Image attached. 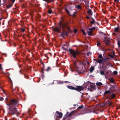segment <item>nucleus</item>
Returning <instances> with one entry per match:
<instances>
[{
	"label": "nucleus",
	"instance_id": "nucleus-1",
	"mask_svg": "<svg viewBox=\"0 0 120 120\" xmlns=\"http://www.w3.org/2000/svg\"><path fill=\"white\" fill-rule=\"evenodd\" d=\"M68 22H63L62 21H61L58 23V25L59 27H54V30L55 31L60 33L61 32L60 30V28H62L63 30L62 33L60 34V36L64 38V36H67L69 34V32L68 31H66L65 29L67 30L68 29V30H70V28L68 26Z\"/></svg>",
	"mask_w": 120,
	"mask_h": 120
},
{
	"label": "nucleus",
	"instance_id": "nucleus-2",
	"mask_svg": "<svg viewBox=\"0 0 120 120\" xmlns=\"http://www.w3.org/2000/svg\"><path fill=\"white\" fill-rule=\"evenodd\" d=\"M10 102L7 103V105L9 106L10 112L8 113L11 115L16 114L17 113V106L18 104V101L15 99H10Z\"/></svg>",
	"mask_w": 120,
	"mask_h": 120
},
{
	"label": "nucleus",
	"instance_id": "nucleus-3",
	"mask_svg": "<svg viewBox=\"0 0 120 120\" xmlns=\"http://www.w3.org/2000/svg\"><path fill=\"white\" fill-rule=\"evenodd\" d=\"M67 87L69 89L74 90L79 92L83 90L84 89V87L82 86H76L75 87L69 86H68Z\"/></svg>",
	"mask_w": 120,
	"mask_h": 120
},
{
	"label": "nucleus",
	"instance_id": "nucleus-4",
	"mask_svg": "<svg viewBox=\"0 0 120 120\" xmlns=\"http://www.w3.org/2000/svg\"><path fill=\"white\" fill-rule=\"evenodd\" d=\"M69 51L70 54L74 58H76V56H78L80 54V53L77 51H75L73 49H69Z\"/></svg>",
	"mask_w": 120,
	"mask_h": 120
},
{
	"label": "nucleus",
	"instance_id": "nucleus-5",
	"mask_svg": "<svg viewBox=\"0 0 120 120\" xmlns=\"http://www.w3.org/2000/svg\"><path fill=\"white\" fill-rule=\"evenodd\" d=\"M56 113H57V114L55 115V118L56 117H57V118H62L63 114L61 112H59L58 111H56Z\"/></svg>",
	"mask_w": 120,
	"mask_h": 120
},
{
	"label": "nucleus",
	"instance_id": "nucleus-6",
	"mask_svg": "<svg viewBox=\"0 0 120 120\" xmlns=\"http://www.w3.org/2000/svg\"><path fill=\"white\" fill-rule=\"evenodd\" d=\"M45 65H43V66L41 67V71H40V72L41 73H42V75L43 77H45L44 72V70L45 69Z\"/></svg>",
	"mask_w": 120,
	"mask_h": 120
},
{
	"label": "nucleus",
	"instance_id": "nucleus-7",
	"mask_svg": "<svg viewBox=\"0 0 120 120\" xmlns=\"http://www.w3.org/2000/svg\"><path fill=\"white\" fill-rule=\"evenodd\" d=\"M63 119V120H70V118L66 115H65L64 116Z\"/></svg>",
	"mask_w": 120,
	"mask_h": 120
},
{
	"label": "nucleus",
	"instance_id": "nucleus-8",
	"mask_svg": "<svg viewBox=\"0 0 120 120\" xmlns=\"http://www.w3.org/2000/svg\"><path fill=\"white\" fill-rule=\"evenodd\" d=\"M106 38V37H105L104 38L105 39L104 40V42L106 45H108L109 44V43H110L109 41L107 40Z\"/></svg>",
	"mask_w": 120,
	"mask_h": 120
},
{
	"label": "nucleus",
	"instance_id": "nucleus-9",
	"mask_svg": "<svg viewBox=\"0 0 120 120\" xmlns=\"http://www.w3.org/2000/svg\"><path fill=\"white\" fill-rule=\"evenodd\" d=\"M110 97H109L108 98H107V99H108L109 98V100H110L111 99H112L114 98H115L116 96V95L114 94H113L111 95L110 96Z\"/></svg>",
	"mask_w": 120,
	"mask_h": 120
},
{
	"label": "nucleus",
	"instance_id": "nucleus-10",
	"mask_svg": "<svg viewBox=\"0 0 120 120\" xmlns=\"http://www.w3.org/2000/svg\"><path fill=\"white\" fill-rule=\"evenodd\" d=\"M74 67L77 70H78L79 69V67L77 66V64L75 61L73 64Z\"/></svg>",
	"mask_w": 120,
	"mask_h": 120
},
{
	"label": "nucleus",
	"instance_id": "nucleus-11",
	"mask_svg": "<svg viewBox=\"0 0 120 120\" xmlns=\"http://www.w3.org/2000/svg\"><path fill=\"white\" fill-rule=\"evenodd\" d=\"M87 13L90 15H92L93 14V12L90 9H88V11H87Z\"/></svg>",
	"mask_w": 120,
	"mask_h": 120
},
{
	"label": "nucleus",
	"instance_id": "nucleus-12",
	"mask_svg": "<svg viewBox=\"0 0 120 120\" xmlns=\"http://www.w3.org/2000/svg\"><path fill=\"white\" fill-rule=\"evenodd\" d=\"M94 69V67L93 66H91L90 68V72L91 73H92Z\"/></svg>",
	"mask_w": 120,
	"mask_h": 120
},
{
	"label": "nucleus",
	"instance_id": "nucleus-13",
	"mask_svg": "<svg viewBox=\"0 0 120 120\" xmlns=\"http://www.w3.org/2000/svg\"><path fill=\"white\" fill-rule=\"evenodd\" d=\"M75 110H74L71 111L68 115V116L70 117L72 115H73V113L75 111Z\"/></svg>",
	"mask_w": 120,
	"mask_h": 120
},
{
	"label": "nucleus",
	"instance_id": "nucleus-14",
	"mask_svg": "<svg viewBox=\"0 0 120 120\" xmlns=\"http://www.w3.org/2000/svg\"><path fill=\"white\" fill-rule=\"evenodd\" d=\"M90 18L92 19V20L90 21V23L92 24H93L95 23V20L93 18H92L91 17H90Z\"/></svg>",
	"mask_w": 120,
	"mask_h": 120
},
{
	"label": "nucleus",
	"instance_id": "nucleus-15",
	"mask_svg": "<svg viewBox=\"0 0 120 120\" xmlns=\"http://www.w3.org/2000/svg\"><path fill=\"white\" fill-rule=\"evenodd\" d=\"M110 59L109 58L106 57L105 58V60H104V62L106 63H107L109 62V59Z\"/></svg>",
	"mask_w": 120,
	"mask_h": 120
},
{
	"label": "nucleus",
	"instance_id": "nucleus-16",
	"mask_svg": "<svg viewBox=\"0 0 120 120\" xmlns=\"http://www.w3.org/2000/svg\"><path fill=\"white\" fill-rule=\"evenodd\" d=\"M102 68L104 70H105L107 68V66H106V67H105V64L104 63H103L102 64Z\"/></svg>",
	"mask_w": 120,
	"mask_h": 120
},
{
	"label": "nucleus",
	"instance_id": "nucleus-17",
	"mask_svg": "<svg viewBox=\"0 0 120 120\" xmlns=\"http://www.w3.org/2000/svg\"><path fill=\"white\" fill-rule=\"evenodd\" d=\"M96 84L97 86H99L102 85H103L102 83L101 82H98L96 83Z\"/></svg>",
	"mask_w": 120,
	"mask_h": 120
},
{
	"label": "nucleus",
	"instance_id": "nucleus-18",
	"mask_svg": "<svg viewBox=\"0 0 120 120\" xmlns=\"http://www.w3.org/2000/svg\"><path fill=\"white\" fill-rule=\"evenodd\" d=\"M51 69L50 67H48L45 70V71L47 72H48L51 70Z\"/></svg>",
	"mask_w": 120,
	"mask_h": 120
},
{
	"label": "nucleus",
	"instance_id": "nucleus-19",
	"mask_svg": "<svg viewBox=\"0 0 120 120\" xmlns=\"http://www.w3.org/2000/svg\"><path fill=\"white\" fill-rule=\"evenodd\" d=\"M110 86L111 87L109 88V89L114 90L116 88L115 86L113 85H110Z\"/></svg>",
	"mask_w": 120,
	"mask_h": 120
},
{
	"label": "nucleus",
	"instance_id": "nucleus-20",
	"mask_svg": "<svg viewBox=\"0 0 120 120\" xmlns=\"http://www.w3.org/2000/svg\"><path fill=\"white\" fill-rule=\"evenodd\" d=\"M13 4H8V5H7V8H10L11 7L12 5H13Z\"/></svg>",
	"mask_w": 120,
	"mask_h": 120
},
{
	"label": "nucleus",
	"instance_id": "nucleus-21",
	"mask_svg": "<svg viewBox=\"0 0 120 120\" xmlns=\"http://www.w3.org/2000/svg\"><path fill=\"white\" fill-rule=\"evenodd\" d=\"M24 77L26 79H28L29 78V76L28 75H26L25 74H23Z\"/></svg>",
	"mask_w": 120,
	"mask_h": 120
},
{
	"label": "nucleus",
	"instance_id": "nucleus-22",
	"mask_svg": "<svg viewBox=\"0 0 120 120\" xmlns=\"http://www.w3.org/2000/svg\"><path fill=\"white\" fill-rule=\"evenodd\" d=\"M88 35H92V31H87Z\"/></svg>",
	"mask_w": 120,
	"mask_h": 120
},
{
	"label": "nucleus",
	"instance_id": "nucleus-23",
	"mask_svg": "<svg viewBox=\"0 0 120 120\" xmlns=\"http://www.w3.org/2000/svg\"><path fill=\"white\" fill-rule=\"evenodd\" d=\"M65 10L66 11V12L68 14V15H71L70 14V12L67 8H65Z\"/></svg>",
	"mask_w": 120,
	"mask_h": 120
},
{
	"label": "nucleus",
	"instance_id": "nucleus-24",
	"mask_svg": "<svg viewBox=\"0 0 120 120\" xmlns=\"http://www.w3.org/2000/svg\"><path fill=\"white\" fill-rule=\"evenodd\" d=\"M119 29V27H116L115 28L114 30L116 32H118V30Z\"/></svg>",
	"mask_w": 120,
	"mask_h": 120
},
{
	"label": "nucleus",
	"instance_id": "nucleus-25",
	"mask_svg": "<svg viewBox=\"0 0 120 120\" xmlns=\"http://www.w3.org/2000/svg\"><path fill=\"white\" fill-rule=\"evenodd\" d=\"M108 80L109 81H110V82L112 83H113L114 81L113 78L109 79Z\"/></svg>",
	"mask_w": 120,
	"mask_h": 120
},
{
	"label": "nucleus",
	"instance_id": "nucleus-26",
	"mask_svg": "<svg viewBox=\"0 0 120 120\" xmlns=\"http://www.w3.org/2000/svg\"><path fill=\"white\" fill-rule=\"evenodd\" d=\"M110 90H108V91H105L104 93V94L105 95H106L107 94L109 93H110Z\"/></svg>",
	"mask_w": 120,
	"mask_h": 120
},
{
	"label": "nucleus",
	"instance_id": "nucleus-27",
	"mask_svg": "<svg viewBox=\"0 0 120 120\" xmlns=\"http://www.w3.org/2000/svg\"><path fill=\"white\" fill-rule=\"evenodd\" d=\"M104 72L103 71H100V73L102 75H103L104 74Z\"/></svg>",
	"mask_w": 120,
	"mask_h": 120
},
{
	"label": "nucleus",
	"instance_id": "nucleus-28",
	"mask_svg": "<svg viewBox=\"0 0 120 120\" xmlns=\"http://www.w3.org/2000/svg\"><path fill=\"white\" fill-rule=\"evenodd\" d=\"M83 107V105H81L79 106V107L77 108V109H82Z\"/></svg>",
	"mask_w": 120,
	"mask_h": 120
},
{
	"label": "nucleus",
	"instance_id": "nucleus-29",
	"mask_svg": "<svg viewBox=\"0 0 120 120\" xmlns=\"http://www.w3.org/2000/svg\"><path fill=\"white\" fill-rule=\"evenodd\" d=\"M97 62V63H102L101 59H98Z\"/></svg>",
	"mask_w": 120,
	"mask_h": 120
},
{
	"label": "nucleus",
	"instance_id": "nucleus-30",
	"mask_svg": "<svg viewBox=\"0 0 120 120\" xmlns=\"http://www.w3.org/2000/svg\"><path fill=\"white\" fill-rule=\"evenodd\" d=\"M48 12L49 14H50L52 13V11L51 9H50L48 10Z\"/></svg>",
	"mask_w": 120,
	"mask_h": 120
},
{
	"label": "nucleus",
	"instance_id": "nucleus-31",
	"mask_svg": "<svg viewBox=\"0 0 120 120\" xmlns=\"http://www.w3.org/2000/svg\"><path fill=\"white\" fill-rule=\"evenodd\" d=\"M107 103L108 104L110 105H112L113 104L112 103V102L109 101H108Z\"/></svg>",
	"mask_w": 120,
	"mask_h": 120
},
{
	"label": "nucleus",
	"instance_id": "nucleus-32",
	"mask_svg": "<svg viewBox=\"0 0 120 120\" xmlns=\"http://www.w3.org/2000/svg\"><path fill=\"white\" fill-rule=\"evenodd\" d=\"M106 58V57L105 56L104 58H102V59H101V61H102V62L104 63V60H105V58Z\"/></svg>",
	"mask_w": 120,
	"mask_h": 120
},
{
	"label": "nucleus",
	"instance_id": "nucleus-33",
	"mask_svg": "<svg viewBox=\"0 0 120 120\" xmlns=\"http://www.w3.org/2000/svg\"><path fill=\"white\" fill-rule=\"evenodd\" d=\"M65 46H66L67 47V46H66V45H63V46L62 47L63 49V50H66V49L65 47H64Z\"/></svg>",
	"mask_w": 120,
	"mask_h": 120
},
{
	"label": "nucleus",
	"instance_id": "nucleus-34",
	"mask_svg": "<svg viewBox=\"0 0 120 120\" xmlns=\"http://www.w3.org/2000/svg\"><path fill=\"white\" fill-rule=\"evenodd\" d=\"M96 28L95 27H93L91 28H89L88 30H90L92 31L93 29H95Z\"/></svg>",
	"mask_w": 120,
	"mask_h": 120
},
{
	"label": "nucleus",
	"instance_id": "nucleus-35",
	"mask_svg": "<svg viewBox=\"0 0 120 120\" xmlns=\"http://www.w3.org/2000/svg\"><path fill=\"white\" fill-rule=\"evenodd\" d=\"M77 8L78 9H80L81 8V7L79 5H78L77 6Z\"/></svg>",
	"mask_w": 120,
	"mask_h": 120
},
{
	"label": "nucleus",
	"instance_id": "nucleus-36",
	"mask_svg": "<svg viewBox=\"0 0 120 120\" xmlns=\"http://www.w3.org/2000/svg\"><path fill=\"white\" fill-rule=\"evenodd\" d=\"M113 74L114 75H116L117 74V72L116 71H114L113 72Z\"/></svg>",
	"mask_w": 120,
	"mask_h": 120
},
{
	"label": "nucleus",
	"instance_id": "nucleus-37",
	"mask_svg": "<svg viewBox=\"0 0 120 120\" xmlns=\"http://www.w3.org/2000/svg\"><path fill=\"white\" fill-rule=\"evenodd\" d=\"M102 55L101 54H100L98 56V58H102Z\"/></svg>",
	"mask_w": 120,
	"mask_h": 120
},
{
	"label": "nucleus",
	"instance_id": "nucleus-38",
	"mask_svg": "<svg viewBox=\"0 0 120 120\" xmlns=\"http://www.w3.org/2000/svg\"><path fill=\"white\" fill-rule=\"evenodd\" d=\"M90 86L91 88L94 89L95 88V86H94L90 85Z\"/></svg>",
	"mask_w": 120,
	"mask_h": 120
},
{
	"label": "nucleus",
	"instance_id": "nucleus-39",
	"mask_svg": "<svg viewBox=\"0 0 120 120\" xmlns=\"http://www.w3.org/2000/svg\"><path fill=\"white\" fill-rule=\"evenodd\" d=\"M109 56L111 58H114V56L112 55H111L110 54H109Z\"/></svg>",
	"mask_w": 120,
	"mask_h": 120
},
{
	"label": "nucleus",
	"instance_id": "nucleus-40",
	"mask_svg": "<svg viewBox=\"0 0 120 120\" xmlns=\"http://www.w3.org/2000/svg\"><path fill=\"white\" fill-rule=\"evenodd\" d=\"M9 1H11L12 3V4H13L15 1V0H9Z\"/></svg>",
	"mask_w": 120,
	"mask_h": 120
},
{
	"label": "nucleus",
	"instance_id": "nucleus-41",
	"mask_svg": "<svg viewBox=\"0 0 120 120\" xmlns=\"http://www.w3.org/2000/svg\"><path fill=\"white\" fill-rule=\"evenodd\" d=\"M25 31V30L24 28H22L21 29V31H22V32H23Z\"/></svg>",
	"mask_w": 120,
	"mask_h": 120
},
{
	"label": "nucleus",
	"instance_id": "nucleus-42",
	"mask_svg": "<svg viewBox=\"0 0 120 120\" xmlns=\"http://www.w3.org/2000/svg\"><path fill=\"white\" fill-rule=\"evenodd\" d=\"M108 64L109 66H111V67H112L113 66V65H112L110 63H108Z\"/></svg>",
	"mask_w": 120,
	"mask_h": 120
},
{
	"label": "nucleus",
	"instance_id": "nucleus-43",
	"mask_svg": "<svg viewBox=\"0 0 120 120\" xmlns=\"http://www.w3.org/2000/svg\"><path fill=\"white\" fill-rule=\"evenodd\" d=\"M74 32L75 33H76L77 31V30L76 29H75L74 30Z\"/></svg>",
	"mask_w": 120,
	"mask_h": 120
},
{
	"label": "nucleus",
	"instance_id": "nucleus-44",
	"mask_svg": "<svg viewBox=\"0 0 120 120\" xmlns=\"http://www.w3.org/2000/svg\"><path fill=\"white\" fill-rule=\"evenodd\" d=\"M97 45L99 46L101 44L99 42H98L97 43Z\"/></svg>",
	"mask_w": 120,
	"mask_h": 120
},
{
	"label": "nucleus",
	"instance_id": "nucleus-45",
	"mask_svg": "<svg viewBox=\"0 0 120 120\" xmlns=\"http://www.w3.org/2000/svg\"><path fill=\"white\" fill-rule=\"evenodd\" d=\"M76 13V12H74V13H73V16L75 17V14Z\"/></svg>",
	"mask_w": 120,
	"mask_h": 120
},
{
	"label": "nucleus",
	"instance_id": "nucleus-46",
	"mask_svg": "<svg viewBox=\"0 0 120 120\" xmlns=\"http://www.w3.org/2000/svg\"><path fill=\"white\" fill-rule=\"evenodd\" d=\"M58 83L60 84H61L63 83H64V82L60 81H59L58 82Z\"/></svg>",
	"mask_w": 120,
	"mask_h": 120
},
{
	"label": "nucleus",
	"instance_id": "nucleus-47",
	"mask_svg": "<svg viewBox=\"0 0 120 120\" xmlns=\"http://www.w3.org/2000/svg\"><path fill=\"white\" fill-rule=\"evenodd\" d=\"M88 3H89V2H88L87 1L86 2H85V4H87V6H88H88H89Z\"/></svg>",
	"mask_w": 120,
	"mask_h": 120
},
{
	"label": "nucleus",
	"instance_id": "nucleus-48",
	"mask_svg": "<svg viewBox=\"0 0 120 120\" xmlns=\"http://www.w3.org/2000/svg\"><path fill=\"white\" fill-rule=\"evenodd\" d=\"M48 54H49L50 55V56H52V54L51 53H50V52H49L48 53Z\"/></svg>",
	"mask_w": 120,
	"mask_h": 120
},
{
	"label": "nucleus",
	"instance_id": "nucleus-49",
	"mask_svg": "<svg viewBox=\"0 0 120 120\" xmlns=\"http://www.w3.org/2000/svg\"><path fill=\"white\" fill-rule=\"evenodd\" d=\"M7 0H3V3L4 4V3L7 1Z\"/></svg>",
	"mask_w": 120,
	"mask_h": 120
},
{
	"label": "nucleus",
	"instance_id": "nucleus-50",
	"mask_svg": "<svg viewBox=\"0 0 120 120\" xmlns=\"http://www.w3.org/2000/svg\"><path fill=\"white\" fill-rule=\"evenodd\" d=\"M57 118V117H56L55 118V120H59V119H58V118Z\"/></svg>",
	"mask_w": 120,
	"mask_h": 120
},
{
	"label": "nucleus",
	"instance_id": "nucleus-51",
	"mask_svg": "<svg viewBox=\"0 0 120 120\" xmlns=\"http://www.w3.org/2000/svg\"><path fill=\"white\" fill-rule=\"evenodd\" d=\"M90 53V52H89L88 53H86V54L87 56H89V53Z\"/></svg>",
	"mask_w": 120,
	"mask_h": 120
},
{
	"label": "nucleus",
	"instance_id": "nucleus-52",
	"mask_svg": "<svg viewBox=\"0 0 120 120\" xmlns=\"http://www.w3.org/2000/svg\"><path fill=\"white\" fill-rule=\"evenodd\" d=\"M45 56L47 57V59H49V57L48 56H47V55H46V54H45Z\"/></svg>",
	"mask_w": 120,
	"mask_h": 120
},
{
	"label": "nucleus",
	"instance_id": "nucleus-53",
	"mask_svg": "<svg viewBox=\"0 0 120 120\" xmlns=\"http://www.w3.org/2000/svg\"><path fill=\"white\" fill-rule=\"evenodd\" d=\"M64 82V83H68V82H69L68 81H65Z\"/></svg>",
	"mask_w": 120,
	"mask_h": 120
},
{
	"label": "nucleus",
	"instance_id": "nucleus-54",
	"mask_svg": "<svg viewBox=\"0 0 120 120\" xmlns=\"http://www.w3.org/2000/svg\"><path fill=\"white\" fill-rule=\"evenodd\" d=\"M86 18L87 19H89L90 18V17H89L87 16L86 17Z\"/></svg>",
	"mask_w": 120,
	"mask_h": 120
},
{
	"label": "nucleus",
	"instance_id": "nucleus-55",
	"mask_svg": "<svg viewBox=\"0 0 120 120\" xmlns=\"http://www.w3.org/2000/svg\"><path fill=\"white\" fill-rule=\"evenodd\" d=\"M104 75H105V76H108V75H106V74L105 73H104Z\"/></svg>",
	"mask_w": 120,
	"mask_h": 120
},
{
	"label": "nucleus",
	"instance_id": "nucleus-56",
	"mask_svg": "<svg viewBox=\"0 0 120 120\" xmlns=\"http://www.w3.org/2000/svg\"><path fill=\"white\" fill-rule=\"evenodd\" d=\"M19 72L21 74H22V73L21 72V70H20L19 71Z\"/></svg>",
	"mask_w": 120,
	"mask_h": 120
},
{
	"label": "nucleus",
	"instance_id": "nucleus-57",
	"mask_svg": "<svg viewBox=\"0 0 120 120\" xmlns=\"http://www.w3.org/2000/svg\"><path fill=\"white\" fill-rule=\"evenodd\" d=\"M118 46H120V44L119 42H118Z\"/></svg>",
	"mask_w": 120,
	"mask_h": 120
},
{
	"label": "nucleus",
	"instance_id": "nucleus-58",
	"mask_svg": "<svg viewBox=\"0 0 120 120\" xmlns=\"http://www.w3.org/2000/svg\"><path fill=\"white\" fill-rule=\"evenodd\" d=\"M83 35H86V34L85 33V32L84 33H83Z\"/></svg>",
	"mask_w": 120,
	"mask_h": 120
},
{
	"label": "nucleus",
	"instance_id": "nucleus-59",
	"mask_svg": "<svg viewBox=\"0 0 120 120\" xmlns=\"http://www.w3.org/2000/svg\"><path fill=\"white\" fill-rule=\"evenodd\" d=\"M106 74L108 75H109V73L108 71H107L106 72Z\"/></svg>",
	"mask_w": 120,
	"mask_h": 120
},
{
	"label": "nucleus",
	"instance_id": "nucleus-60",
	"mask_svg": "<svg viewBox=\"0 0 120 120\" xmlns=\"http://www.w3.org/2000/svg\"><path fill=\"white\" fill-rule=\"evenodd\" d=\"M80 92V93H82V95L81 96V97H83V94L81 92Z\"/></svg>",
	"mask_w": 120,
	"mask_h": 120
},
{
	"label": "nucleus",
	"instance_id": "nucleus-61",
	"mask_svg": "<svg viewBox=\"0 0 120 120\" xmlns=\"http://www.w3.org/2000/svg\"><path fill=\"white\" fill-rule=\"evenodd\" d=\"M0 69H1L0 70H2V66H1V67H0Z\"/></svg>",
	"mask_w": 120,
	"mask_h": 120
},
{
	"label": "nucleus",
	"instance_id": "nucleus-62",
	"mask_svg": "<svg viewBox=\"0 0 120 120\" xmlns=\"http://www.w3.org/2000/svg\"><path fill=\"white\" fill-rule=\"evenodd\" d=\"M8 98H5V100H6L7 101H8Z\"/></svg>",
	"mask_w": 120,
	"mask_h": 120
},
{
	"label": "nucleus",
	"instance_id": "nucleus-63",
	"mask_svg": "<svg viewBox=\"0 0 120 120\" xmlns=\"http://www.w3.org/2000/svg\"><path fill=\"white\" fill-rule=\"evenodd\" d=\"M41 64L43 65H44V64L42 62H41Z\"/></svg>",
	"mask_w": 120,
	"mask_h": 120
},
{
	"label": "nucleus",
	"instance_id": "nucleus-64",
	"mask_svg": "<svg viewBox=\"0 0 120 120\" xmlns=\"http://www.w3.org/2000/svg\"><path fill=\"white\" fill-rule=\"evenodd\" d=\"M88 112H90V111L89 109L88 110Z\"/></svg>",
	"mask_w": 120,
	"mask_h": 120
}]
</instances>
